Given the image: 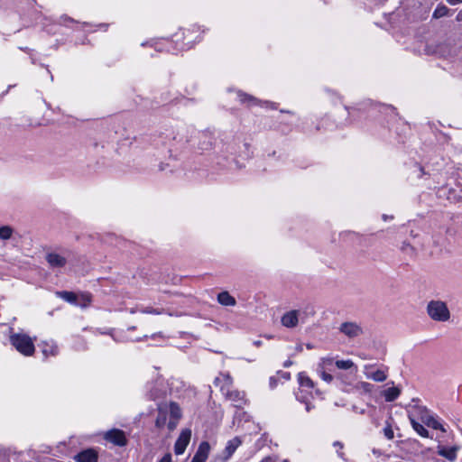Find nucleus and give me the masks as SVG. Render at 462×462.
Here are the masks:
<instances>
[{"label": "nucleus", "mask_w": 462, "mask_h": 462, "mask_svg": "<svg viewBox=\"0 0 462 462\" xmlns=\"http://www.w3.org/2000/svg\"><path fill=\"white\" fill-rule=\"evenodd\" d=\"M333 364V358L331 357H324L321 359V362H320V366L322 369H324V367L326 366H328V365H331Z\"/></svg>", "instance_id": "72a5a7b5"}, {"label": "nucleus", "mask_w": 462, "mask_h": 462, "mask_svg": "<svg viewBox=\"0 0 462 462\" xmlns=\"http://www.w3.org/2000/svg\"><path fill=\"white\" fill-rule=\"evenodd\" d=\"M217 302L222 306H235L236 304V299L226 291H221L217 294Z\"/></svg>", "instance_id": "6ab92c4d"}, {"label": "nucleus", "mask_w": 462, "mask_h": 462, "mask_svg": "<svg viewBox=\"0 0 462 462\" xmlns=\"http://www.w3.org/2000/svg\"><path fill=\"white\" fill-rule=\"evenodd\" d=\"M40 346L45 357L55 356L59 353V347L53 340L42 341Z\"/></svg>", "instance_id": "2eb2a0df"}, {"label": "nucleus", "mask_w": 462, "mask_h": 462, "mask_svg": "<svg viewBox=\"0 0 462 462\" xmlns=\"http://www.w3.org/2000/svg\"><path fill=\"white\" fill-rule=\"evenodd\" d=\"M280 377H282L284 379H286V374L285 373H281V372H278L277 373V376H272L270 377V387L271 389H273L276 384H277V381L278 379H280Z\"/></svg>", "instance_id": "c85d7f7f"}, {"label": "nucleus", "mask_w": 462, "mask_h": 462, "mask_svg": "<svg viewBox=\"0 0 462 462\" xmlns=\"http://www.w3.org/2000/svg\"><path fill=\"white\" fill-rule=\"evenodd\" d=\"M320 377L327 383H331L333 380V376L330 374L326 373L324 369L320 371Z\"/></svg>", "instance_id": "473e14b6"}, {"label": "nucleus", "mask_w": 462, "mask_h": 462, "mask_svg": "<svg viewBox=\"0 0 462 462\" xmlns=\"http://www.w3.org/2000/svg\"><path fill=\"white\" fill-rule=\"evenodd\" d=\"M209 451H210L209 443L208 441H202L199 444L198 450L195 453L193 458L199 462H206V460L208 457Z\"/></svg>", "instance_id": "dca6fc26"}, {"label": "nucleus", "mask_w": 462, "mask_h": 462, "mask_svg": "<svg viewBox=\"0 0 462 462\" xmlns=\"http://www.w3.org/2000/svg\"><path fill=\"white\" fill-rule=\"evenodd\" d=\"M140 311L142 313L153 314V315H161L163 313V310H157V309H153L152 307H147V308L142 309Z\"/></svg>", "instance_id": "c756f323"}, {"label": "nucleus", "mask_w": 462, "mask_h": 462, "mask_svg": "<svg viewBox=\"0 0 462 462\" xmlns=\"http://www.w3.org/2000/svg\"><path fill=\"white\" fill-rule=\"evenodd\" d=\"M130 313H132V314L135 313V310H134V309L130 310Z\"/></svg>", "instance_id": "49530a36"}, {"label": "nucleus", "mask_w": 462, "mask_h": 462, "mask_svg": "<svg viewBox=\"0 0 462 462\" xmlns=\"http://www.w3.org/2000/svg\"><path fill=\"white\" fill-rule=\"evenodd\" d=\"M222 393L225 395L226 399L231 402L236 408H243L247 403L245 393L244 392L227 388L226 391Z\"/></svg>", "instance_id": "6e6552de"}, {"label": "nucleus", "mask_w": 462, "mask_h": 462, "mask_svg": "<svg viewBox=\"0 0 462 462\" xmlns=\"http://www.w3.org/2000/svg\"><path fill=\"white\" fill-rule=\"evenodd\" d=\"M383 434L384 436L388 439H393V437H394V433H393V430L391 427V425H387L384 429H383Z\"/></svg>", "instance_id": "2f4dec72"}, {"label": "nucleus", "mask_w": 462, "mask_h": 462, "mask_svg": "<svg viewBox=\"0 0 462 462\" xmlns=\"http://www.w3.org/2000/svg\"><path fill=\"white\" fill-rule=\"evenodd\" d=\"M10 343L22 355L31 356L35 347L31 337L23 333H13L10 335Z\"/></svg>", "instance_id": "f03ea898"}, {"label": "nucleus", "mask_w": 462, "mask_h": 462, "mask_svg": "<svg viewBox=\"0 0 462 462\" xmlns=\"http://www.w3.org/2000/svg\"><path fill=\"white\" fill-rule=\"evenodd\" d=\"M191 462H199V461H196V459H194V458L192 457Z\"/></svg>", "instance_id": "8fccbe9b"}, {"label": "nucleus", "mask_w": 462, "mask_h": 462, "mask_svg": "<svg viewBox=\"0 0 462 462\" xmlns=\"http://www.w3.org/2000/svg\"><path fill=\"white\" fill-rule=\"evenodd\" d=\"M191 439V430L184 429L180 431L175 444H174V453L176 455H182Z\"/></svg>", "instance_id": "1a4fd4ad"}, {"label": "nucleus", "mask_w": 462, "mask_h": 462, "mask_svg": "<svg viewBox=\"0 0 462 462\" xmlns=\"http://www.w3.org/2000/svg\"><path fill=\"white\" fill-rule=\"evenodd\" d=\"M160 396H161V394H159V393H151V394H150V397H151L152 399H153V400H155V399L159 398Z\"/></svg>", "instance_id": "58836bf2"}, {"label": "nucleus", "mask_w": 462, "mask_h": 462, "mask_svg": "<svg viewBox=\"0 0 462 462\" xmlns=\"http://www.w3.org/2000/svg\"><path fill=\"white\" fill-rule=\"evenodd\" d=\"M239 97H240V101L242 103L249 102V103H252V105H260V106L269 105V102L257 100L254 97H251L247 94H240Z\"/></svg>", "instance_id": "5701e85b"}, {"label": "nucleus", "mask_w": 462, "mask_h": 462, "mask_svg": "<svg viewBox=\"0 0 462 462\" xmlns=\"http://www.w3.org/2000/svg\"><path fill=\"white\" fill-rule=\"evenodd\" d=\"M155 337H157V334H153V335L152 336V338H154Z\"/></svg>", "instance_id": "09e8293b"}, {"label": "nucleus", "mask_w": 462, "mask_h": 462, "mask_svg": "<svg viewBox=\"0 0 462 462\" xmlns=\"http://www.w3.org/2000/svg\"><path fill=\"white\" fill-rule=\"evenodd\" d=\"M159 462H171V455L170 453L165 454Z\"/></svg>", "instance_id": "c9c22d12"}, {"label": "nucleus", "mask_w": 462, "mask_h": 462, "mask_svg": "<svg viewBox=\"0 0 462 462\" xmlns=\"http://www.w3.org/2000/svg\"><path fill=\"white\" fill-rule=\"evenodd\" d=\"M164 44L169 45L171 44V42L169 40H164Z\"/></svg>", "instance_id": "a18cd8bd"}, {"label": "nucleus", "mask_w": 462, "mask_h": 462, "mask_svg": "<svg viewBox=\"0 0 462 462\" xmlns=\"http://www.w3.org/2000/svg\"><path fill=\"white\" fill-rule=\"evenodd\" d=\"M104 439L116 446L124 447L127 444V439L123 430L113 429L104 434Z\"/></svg>", "instance_id": "9d476101"}, {"label": "nucleus", "mask_w": 462, "mask_h": 462, "mask_svg": "<svg viewBox=\"0 0 462 462\" xmlns=\"http://www.w3.org/2000/svg\"><path fill=\"white\" fill-rule=\"evenodd\" d=\"M307 347H308L309 349H311V348H312V346H311V345H310V344H308V345H307Z\"/></svg>", "instance_id": "de8ad7c7"}, {"label": "nucleus", "mask_w": 462, "mask_h": 462, "mask_svg": "<svg viewBox=\"0 0 462 462\" xmlns=\"http://www.w3.org/2000/svg\"><path fill=\"white\" fill-rule=\"evenodd\" d=\"M260 462H273V458L270 457H266L263 458Z\"/></svg>", "instance_id": "ea45409f"}, {"label": "nucleus", "mask_w": 462, "mask_h": 462, "mask_svg": "<svg viewBox=\"0 0 462 462\" xmlns=\"http://www.w3.org/2000/svg\"><path fill=\"white\" fill-rule=\"evenodd\" d=\"M298 382L300 387L314 388L313 382L305 373L298 374Z\"/></svg>", "instance_id": "4be33fe9"}, {"label": "nucleus", "mask_w": 462, "mask_h": 462, "mask_svg": "<svg viewBox=\"0 0 462 462\" xmlns=\"http://www.w3.org/2000/svg\"><path fill=\"white\" fill-rule=\"evenodd\" d=\"M14 229L10 226H0V240H7L13 236Z\"/></svg>", "instance_id": "a878e982"}, {"label": "nucleus", "mask_w": 462, "mask_h": 462, "mask_svg": "<svg viewBox=\"0 0 462 462\" xmlns=\"http://www.w3.org/2000/svg\"><path fill=\"white\" fill-rule=\"evenodd\" d=\"M338 330L349 339H354L364 333L362 326L354 321H346L340 324Z\"/></svg>", "instance_id": "423d86ee"}, {"label": "nucleus", "mask_w": 462, "mask_h": 462, "mask_svg": "<svg viewBox=\"0 0 462 462\" xmlns=\"http://www.w3.org/2000/svg\"><path fill=\"white\" fill-rule=\"evenodd\" d=\"M447 2L451 5H456L457 4H461L462 0H447Z\"/></svg>", "instance_id": "4c0bfd02"}, {"label": "nucleus", "mask_w": 462, "mask_h": 462, "mask_svg": "<svg viewBox=\"0 0 462 462\" xmlns=\"http://www.w3.org/2000/svg\"><path fill=\"white\" fill-rule=\"evenodd\" d=\"M314 311L310 306H304L298 310H291V328L302 325L308 321Z\"/></svg>", "instance_id": "20e7f679"}, {"label": "nucleus", "mask_w": 462, "mask_h": 462, "mask_svg": "<svg viewBox=\"0 0 462 462\" xmlns=\"http://www.w3.org/2000/svg\"><path fill=\"white\" fill-rule=\"evenodd\" d=\"M77 462H97V453L93 449H86L74 457Z\"/></svg>", "instance_id": "f3484780"}, {"label": "nucleus", "mask_w": 462, "mask_h": 462, "mask_svg": "<svg viewBox=\"0 0 462 462\" xmlns=\"http://www.w3.org/2000/svg\"><path fill=\"white\" fill-rule=\"evenodd\" d=\"M457 20L461 22L462 21V10L457 14Z\"/></svg>", "instance_id": "79ce46f5"}, {"label": "nucleus", "mask_w": 462, "mask_h": 462, "mask_svg": "<svg viewBox=\"0 0 462 462\" xmlns=\"http://www.w3.org/2000/svg\"><path fill=\"white\" fill-rule=\"evenodd\" d=\"M214 384L220 388L222 393H225L228 389L232 388L233 379L229 374H220L219 376L214 380Z\"/></svg>", "instance_id": "4468645a"}, {"label": "nucleus", "mask_w": 462, "mask_h": 462, "mask_svg": "<svg viewBox=\"0 0 462 462\" xmlns=\"http://www.w3.org/2000/svg\"><path fill=\"white\" fill-rule=\"evenodd\" d=\"M428 425L435 430H440L441 431L445 432L446 430L443 428V426L435 419L431 418L428 421Z\"/></svg>", "instance_id": "7c9ffc66"}, {"label": "nucleus", "mask_w": 462, "mask_h": 462, "mask_svg": "<svg viewBox=\"0 0 462 462\" xmlns=\"http://www.w3.org/2000/svg\"><path fill=\"white\" fill-rule=\"evenodd\" d=\"M364 374L367 379L374 382H384L387 379V373L382 369L374 370L372 365H365Z\"/></svg>", "instance_id": "f8f14e48"}, {"label": "nucleus", "mask_w": 462, "mask_h": 462, "mask_svg": "<svg viewBox=\"0 0 462 462\" xmlns=\"http://www.w3.org/2000/svg\"><path fill=\"white\" fill-rule=\"evenodd\" d=\"M282 323L285 327H289V313H284L282 317Z\"/></svg>", "instance_id": "f704fd0d"}, {"label": "nucleus", "mask_w": 462, "mask_h": 462, "mask_svg": "<svg viewBox=\"0 0 462 462\" xmlns=\"http://www.w3.org/2000/svg\"><path fill=\"white\" fill-rule=\"evenodd\" d=\"M56 294L59 298L64 300L67 302H69V303L75 304V305H80L82 307H86V306L89 305V303L91 301V297H90V294H88V293H84V294L80 295V299H81L80 302L78 301L79 296L72 291H57Z\"/></svg>", "instance_id": "39448f33"}, {"label": "nucleus", "mask_w": 462, "mask_h": 462, "mask_svg": "<svg viewBox=\"0 0 462 462\" xmlns=\"http://www.w3.org/2000/svg\"><path fill=\"white\" fill-rule=\"evenodd\" d=\"M261 341L257 340V341H254V345L256 346H261Z\"/></svg>", "instance_id": "c03bdc74"}, {"label": "nucleus", "mask_w": 462, "mask_h": 462, "mask_svg": "<svg viewBox=\"0 0 462 462\" xmlns=\"http://www.w3.org/2000/svg\"><path fill=\"white\" fill-rule=\"evenodd\" d=\"M401 394V390L398 387H389L383 392V395L386 402H393Z\"/></svg>", "instance_id": "412c9836"}, {"label": "nucleus", "mask_w": 462, "mask_h": 462, "mask_svg": "<svg viewBox=\"0 0 462 462\" xmlns=\"http://www.w3.org/2000/svg\"><path fill=\"white\" fill-rule=\"evenodd\" d=\"M334 446L337 447V448H343L342 444L340 442H337V441L334 443Z\"/></svg>", "instance_id": "37998d69"}, {"label": "nucleus", "mask_w": 462, "mask_h": 462, "mask_svg": "<svg viewBox=\"0 0 462 462\" xmlns=\"http://www.w3.org/2000/svg\"><path fill=\"white\" fill-rule=\"evenodd\" d=\"M335 365L338 369H341V370H348L355 366L354 362L350 359L337 360V361H336Z\"/></svg>", "instance_id": "bb28decb"}, {"label": "nucleus", "mask_w": 462, "mask_h": 462, "mask_svg": "<svg viewBox=\"0 0 462 462\" xmlns=\"http://www.w3.org/2000/svg\"><path fill=\"white\" fill-rule=\"evenodd\" d=\"M313 388L300 387L299 386L298 392L295 393L296 399L305 404V410L309 411L310 410V400L312 399Z\"/></svg>", "instance_id": "ddd939ff"}, {"label": "nucleus", "mask_w": 462, "mask_h": 462, "mask_svg": "<svg viewBox=\"0 0 462 462\" xmlns=\"http://www.w3.org/2000/svg\"><path fill=\"white\" fill-rule=\"evenodd\" d=\"M356 389H358L364 393H372V391L374 389V385L367 382H359L356 384Z\"/></svg>", "instance_id": "cd10ccee"}, {"label": "nucleus", "mask_w": 462, "mask_h": 462, "mask_svg": "<svg viewBox=\"0 0 462 462\" xmlns=\"http://www.w3.org/2000/svg\"><path fill=\"white\" fill-rule=\"evenodd\" d=\"M411 423L413 430L421 437L428 438L429 431L419 422H417L414 419L411 418Z\"/></svg>", "instance_id": "b1692460"}, {"label": "nucleus", "mask_w": 462, "mask_h": 462, "mask_svg": "<svg viewBox=\"0 0 462 462\" xmlns=\"http://www.w3.org/2000/svg\"><path fill=\"white\" fill-rule=\"evenodd\" d=\"M60 23H66L67 22H73V20L67 15L60 16Z\"/></svg>", "instance_id": "e433bc0d"}, {"label": "nucleus", "mask_w": 462, "mask_h": 462, "mask_svg": "<svg viewBox=\"0 0 462 462\" xmlns=\"http://www.w3.org/2000/svg\"><path fill=\"white\" fill-rule=\"evenodd\" d=\"M169 421V415L167 413V409L163 408L162 405L159 406L158 408V415L155 420V425L157 428L161 429L163 428L165 425L168 424Z\"/></svg>", "instance_id": "aec40b11"}, {"label": "nucleus", "mask_w": 462, "mask_h": 462, "mask_svg": "<svg viewBox=\"0 0 462 462\" xmlns=\"http://www.w3.org/2000/svg\"><path fill=\"white\" fill-rule=\"evenodd\" d=\"M241 444L242 439L239 437H235L232 439L228 440L221 455V461H228Z\"/></svg>", "instance_id": "9b49d317"}, {"label": "nucleus", "mask_w": 462, "mask_h": 462, "mask_svg": "<svg viewBox=\"0 0 462 462\" xmlns=\"http://www.w3.org/2000/svg\"><path fill=\"white\" fill-rule=\"evenodd\" d=\"M429 318L435 322H448L451 318L447 303L440 300H430L426 306Z\"/></svg>", "instance_id": "f257e3e1"}, {"label": "nucleus", "mask_w": 462, "mask_h": 462, "mask_svg": "<svg viewBox=\"0 0 462 462\" xmlns=\"http://www.w3.org/2000/svg\"><path fill=\"white\" fill-rule=\"evenodd\" d=\"M448 12H449V9L446 5H439L434 10L432 16L435 19H439V18L448 15Z\"/></svg>", "instance_id": "393cba45"}, {"label": "nucleus", "mask_w": 462, "mask_h": 462, "mask_svg": "<svg viewBox=\"0 0 462 462\" xmlns=\"http://www.w3.org/2000/svg\"><path fill=\"white\" fill-rule=\"evenodd\" d=\"M163 408L167 409L169 415V421L167 424L168 430L172 431L177 427L180 419L181 418V411L180 406L176 402H171L170 404L162 405Z\"/></svg>", "instance_id": "0eeeda50"}, {"label": "nucleus", "mask_w": 462, "mask_h": 462, "mask_svg": "<svg viewBox=\"0 0 462 462\" xmlns=\"http://www.w3.org/2000/svg\"><path fill=\"white\" fill-rule=\"evenodd\" d=\"M70 254L69 250L52 251L46 254L45 259L51 268L60 269L66 266Z\"/></svg>", "instance_id": "7ed1b4c3"}, {"label": "nucleus", "mask_w": 462, "mask_h": 462, "mask_svg": "<svg viewBox=\"0 0 462 462\" xmlns=\"http://www.w3.org/2000/svg\"><path fill=\"white\" fill-rule=\"evenodd\" d=\"M295 351L296 352H301L302 351V345L301 344L297 345L296 347H295Z\"/></svg>", "instance_id": "a19ab883"}, {"label": "nucleus", "mask_w": 462, "mask_h": 462, "mask_svg": "<svg viewBox=\"0 0 462 462\" xmlns=\"http://www.w3.org/2000/svg\"><path fill=\"white\" fill-rule=\"evenodd\" d=\"M457 450H458V447H457V446H454L451 448L439 447L438 454L439 456L447 458L448 461L453 462L457 458Z\"/></svg>", "instance_id": "a211bd4d"}]
</instances>
